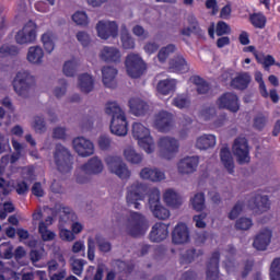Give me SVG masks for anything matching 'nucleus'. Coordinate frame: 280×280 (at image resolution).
Segmentation results:
<instances>
[{
	"label": "nucleus",
	"instance_id": "1",
	"mask_svg": "<svg viewBox=\"0 0 280 280\" xmlns=\"http://www.w3.org/2000/svg\"><path fill=\"white\" fill-rule=\"evenodd\" d=\"M149 194V206L154 218L158 220H167L171 215L170 210L161 205V190L152 188L148 190V186L139 180L133 182L127 187V205L133 209H141V200H145Z\"/></svg>",
	"mask_w": 280,
	"mask_h": 280
},
{
	"label": "nucleus",
	"instance_id": "2",
	"mask_svg": "<svg viewBox=\"0 0 280 280\" xmlns=\"http://www.w3.org/2000/svg\"><path fill=\"white\" fill-rule=\"evenodd\" d=\"M105 113L112 117L109 125L112 135H115L116 137H126V135H128V118L119 104L115 101L107 102L105 105Z\"/></svg>",
	"mask_w": 280,
	"mask_h": 280
},
{
	"label": "nucleus",
	"instance_id": "3",
	"mask_svg": "<svg viewBox=\"0 0 280 280\" xmlns=\"http://www.w3.org/2000/svg\"><path fill=\"white\" fill-rule=\"evenodd\" d=\"M131 133L133 139L138 141V145L143 149L147 154H152L156 150L154 138L150 133V129L141 122H133Z\"/></svg>",
	"mask_w": 280,
	"mask_h": 280
},
{
	"label": "nucleus",
	"instance_id": "4",
	"mask_svg": "<svg viewBox=\"0 0 280 280\" xmlns=\"http://www.w3.org/2000/svg\"><path fill=\"white\" fill-rule=\"evenodd\" d=\"M125 229L132 237H140V235H145L150 225L143 214L130 212L129 218L125 223Z\"/></svg>",
	"mask_w": 280,
	"mask_h": 280
},
{
	"label": "nucleus",
	"instance_id": "5",
	"mask_svg": "<svg viewBox=\"0 0 280 280\" xmlns=\"http://www.w3.org/2000/svg\"><path fill=\"white\" fill-rule=\"evenodd\" d=\"M159 155L161 159H166L170 161L178 154V148L180 144L174 137L164 136L158 140Z\"/></svg>",
	"mask_w": 280,
	"mask_h": 280
},
{
	"label": "nucleus",
	"instance_id": "6",
	"mask_svg": "<svg viewBox=\"0 0 280 280\" xmlns=\"http://www.w3.org/2000/svg\"><path fill=\"white\" fill-rule=\"evenodd\" d=\"M13 89L20 97H27L30 89L34 85V77L28 71L21 70L13 79Z\"/></svg>",
	"mask_w": 280,
	"mask_h": 280
},
{
	"label": "nucleus",
	"instance_id": "7",
	"mask_svg": "<svg viewBox=\"0 0 280 280\" xmlns=\"http://www.w3.org/2000/svg\"><path fill=\"white\" fill-rule=\"evenodd\" d=\"M105 163L109 172L118 176V178H121V180H128L132 175L130 168H128V165L124 163V160H121L120 156L108 155L105 158Z\"/></svg>",
	"mask_w": 280,
	"mask_h": 280
},
{
	"label": "nucleus",
	"instance_id": "8",
	"mask_svg": "<svg viewBox=\"0 0 280 280\" xmlns=\"http://www.w3.org/2000/svg\"><path fill=\"white\" fill-rule=\"evenodd\" d=\"M54 159L59 172L62 174L71 172L73 167V158L67 148L61 144H57Z\"/></svg>",
	"mask_w": 280,
	"mask_h": 280
},
{
	"label": "nucleus",
	"instance_id": "9",
	"mask_svg": "<svg viewBox=\"0 0 280 280\" xmlns=\"http://www.w3.org/2000/svg\"><path fill=\"white\" fill-rule=\"evenodd\" d=\"M232 152L241 165L250 163V149L248 148V140L246 138L240 137L235 139Z\"/></svg>",
	"mask_w": 280,
	"mask_h": 280
},
{
	"label": "nucleus",
	"instance_id": "10",
	"mask_svg": "<svg viewBox=\"0 0 280 280\" xmlns=\"http://www.w3.org/2000/svg\"><path fill=\"white\" fill-rule=\"evenodd\" d=\"M125 65L130 78H141L143 71H145V62H143L139 55H128Z\"/></svg>",
	"mask_w": 280,
	"mask_h": 280
},
{
	"label": "nucleus",
	"instance_id": "11",
	"mask_svg": "<svg viewBox=\"0 0 280 280\" xmlns=\"http://www.w3.org/2000/svg\"><path fill=\"white\" fill-rule=\"evenodd\" d=\"M96 32L100 38L108 40V38H117V34H119V26L115 21H100L96 24Z\"/></svg>",
	"mask_w": 280,
	"mask_h": 280
},
{
	"label": "nucleus",
	"instance_id": "12",
	"mask_svg": "<svg viewBox=\"0 0 280 280\" xmlns=\"http://www.w3.org/2000/svg\"><path fill=\"white\" fill-rule=\"evenodd\" d=\"M153 126L159 132H170L174 128V115L166 110H161L153 118Z\"/></svg>",
	"mask_w": 280,
	"mask_h": 280
},
{
	"label": "nucleus",
	"instance_id": "13",
	"mask_svg": "<svg viewBox=\"0 0 280 280\" xmlns=\"http://www.w3.org/2000/svg\"><path fill=\"white\" fill-rule=\"evenodd\" d=\"M19 45H30L36 40V23L30 21L15 35Z\"/></svg>",
	"mask_w": 280,
	"mask_h": 280
},
{
	"label": "nucleus",
	"instance_id": "14",
	"mask_svg": "<svg viewBox=\"0 0 280 280\" xmlns=\"http://www.w3.org/2000/svg\"><path fill=\"white\" fill-rule=\"evenodd\" d=\"M215 105L218 108H225L231 113H237L240 110V98L236 94L228 92L217 100Z\"/></svg>",
	"mask_w": 280,
	"mask_h": 280
},
{
	"label": "nucleus",
	"instance_id": "15",
	"mask_svg": "<svg viewBox=\"0 0 280 280\" xmlns=\"http://www.w3.org/2000/svg\"><path fill=\"white\" fill-rule=\"evenodd\" d=\"M74 152L79 154V156H92V154H95V145H93V142L91 140L84 138V137H78L72 142Z\"/></svg>",
	"mask_w": 280,
	"mask_h": 280
},
{
	"label": "nucleus",
	"instance_id": "16",
	"mask_svg": "<svg viewBox=\"0 0 280 280\" xmlns=\"http://www.w3.org/2000/svg\"><path fill=\"white\" fill-rule=\"evenodd\" d=\"M199 163L200 158L196 155L185 156L177 163V170L179 174H194L198 170Z\"/></svg>",
	"mask_w": 280,
	"mask_h": 280
},
{
	"label": "nucleus",
	"instance_id": "17",
	"mask_svg": "<svg viewBox=\"0 0 280 280\" xmlns=\"http://www.w3.org/2000/svg\"><path fill=\"white\" fill-rule=\"evenodd\" d=\"M139 176L142 180H149L150 183H161L165 180V172L156 167H144L140 171Z\"/></svg>",
	"mask_w": 280,
	"mask_h": 280
},
{
	"label": "nucleus",
	"instance_id": "18",
	"mask_svg": "<svg viewBox=\"0 0 280 280\" xmlns=\"http://www.w3.org/2000/svg\"><path fill=\"white\" fill-rule=\"evenodd\" d=\"M272 240V230L262 229L255 237L253 246L256 250H266Z\"/></svg>",
	"mask_w": 280,
	"mask_h": 280
},
{
	"label": "nucleus",
	"instance_id": "19",
	"mask_svg": "<svg viewBox=\"0 0 280 280\" xmlns=\"http://www.w3.org/2000/svg\"><path fill=\"white\" fill-rule=\"evenodd\" d=\"M205 121H212L213 128H220L226 124V115L215 116V107H208L201 112Z\"/></svg>",
	"mask_w": 280,
	"mask_h": 280
},
{
	"label": "nucleus",
	"instance_id": "20",
	"mask_svg": "<svg viewBox=\"0 0 280 280\" xmlns=\"http://www.w3.org/2000/svg\"><path fill=\"white\" fill-rule=\"evenodd\" d=\"M248 208L252 209L255 213H264L270 209V201L268 196L257 195L248 201Z\"/></svg>",
	"mask_w": 280,
	"mask_h": 280
},
{
	"label": "nucleus",
	"instance_id": "21",
	"mask_svg": "<svg viewBox=\"0 0 280 280\" xmlns=\"http://www.w3.org/2000/svg\"><path fill=\"white\" fill-rule=\"evenodd\" d=\"M173 244H187L189 242V228L185 223H178L172 233Z\"/></svg>",
	"mask_w": 280,
	"mask_h": 280
},
{
	"label": "nucleus",
	"instance_id": "22",
	"mask_svg": "<svg viewBox=\"0 0 280 280\" xmlns=\"http://www.w3.org/2000/svg\"><path fill=\"white\" fill-rule=\"evenodd\" d=\"M168 229L170 225L165 223H155L150 232L151 242H163V240H167V235H170Z\"/></svg>",
	"mask_w": 280,
	"mask_h": 280
},
{
	"label": "nucleus",
	"instance_id": "23",
	"mask_svg": "<svg viewBox=\"0 0 280 280\" xmlns=\"http://www.w3.org/2000/svg\"><path fill=\"white\" fill-rule=\"evenodd\" d=\"M129 108L132 115L141 117V115H145L150 110V105L139 97H132L129 100Z\"/></svg>",
	"mask_w": 280,
	"mask_h": 280
},
{
	"label": "nucleus",
	"instance_id": "24",
	"mask_svg": "<svg viewBox=\"0 0 280 280\" xmlns=\"http://www.w3.org/2000/svg\"><path fill=\"white\" fill-rule=\"evenodd\" d=\"M98 56L104 62H119L121 60V52L116 47L105 46Z\"/></svg>",
	"mask_w": 280,
	"mask_h": 280
},
{
	"label": "nucleus",
	"instance_id": "25",
	"mask_svg": "<svg viewBox=\"0 0 280 280\" xmlns=\"http://www.w3.org/2000/svg\"><path fill=\"white\" fill-rule=\"evenodd\" d=\"M82 172L85 174H102L104 172V163L100 158H91L88 163L81 166Z\"/></svg>",
	"mask_w": 280,
	"mask_h": 280
},
{
	"label": "nucleus",
	"instance_id": "26",
	"mask_svg": "<svg viewBox=\"0 0 280 280\" xmlns=\"http://www.w3.org/2000/svg\"><path fill=\"white\" fill-rule=\"evenodd\" d=\"M117 69L113 67H104L102 69L103 84L107 89H115L117 86Z\"/></svg>",
	"mask_w": 280,
	"mask_h": 280
},
{
	"label": "nucleus",
	"instance_id": "27",
	"mask_svg": "<svg viewBox=\"0 0 280 280\" xmlns=\"http://www.w3.org/2000/svg\"><path fill=\"white\" fill-rule=\"evenodd\" d=\"M163 198L165 205L171 207V209H178V207L183 205V198H180V195L174 189L165 190Z\"/></svg>",
	"mask_w": 280,
	"mask_h": 280
},
{
	"label": "nucleus",
	"instance_id": "28",
	"mask_svg": "<svg viewBox=\"0 0 280 280\" xmlns=\"http://www.w3.org/2000/svg\"><path fill=\"white\" fill-rule=\"evenodd\" d=\"M43 58H45V50L40 46H32L28 48L26 60L31 65H43Z\"/></svg>",
	"mask_w": 280,
	"mask_h": 280
},
{
	"label": "nucleus",
	"instance_id": "29",
	"mask_svg": "<svg viewBox=\"0 0 280 280\" xmlns=\"http://www.w3.org/2000/svg\"><path fill=\"white\" fill-rule=\"evenodd\" d=\"M170 71L172 73H187L189 71V63L185 57L177 56L170 62Z\"/></svg>",
	"mask_w": 280,
	"mask_h": 280
},
{
	"label": "nucleus",
	"instance_id": "30",
	"mask_svg": "<svg viewBox=\"0 0 280 280\" xmlns=\"http://www.w3.org/2000/svg\"><path fill=\"white\" fill-rule=\"evenodd\" d=\"M51 224H54V218L51 217H48L45 221L39 222L38 231L44 242H51V240L56 237V234L47 229V226H51Z\"/></svg>",
	"mask_w": 280,
	"mask_h": 280
},
{
	"label": "nucleus",
	"instance_id": "31",
	"mask_svg": "<svg viewBox=\"0 0 280 280\" xmlns=\"http://www.w3.org/2000/svg\"><path fill=\"white\" fill-rule=\"evenodd\" d=\"M220 264V254L213 253L207 269V280H218V265Z\"/></svg>",
	"mask_w": 280,
	"mask_h": 280
},
{
	"label": "nucleus",
	"instance_id": "32",
	"mask_svg": "<svg viewBox=\"0 0 280 280\" xmlns=\"http://www.w3.org/2000/svg\"><path fill=\"white\" fill-rule=\"evenodd\" d=\"M248 84H250V74H248V72H241L231 81V86L238 91L248 89Z\"/></svg>",
	"mask_w": 280,
	"mask_h": 280
},
{
	"label": "nucleus",
	"instance_id": "33",
	"mask_svg": "<svg viewBox=\"0 0 280 280\" xmlns=\"http://www.w3.org/2000/svg\"><path fill=\"white\" fill-rule=\"evenodd\" d=\"M220 156L225 170H228L229 174H233V170H235V162H233V155L231 154L229 147H223L221 149Z\"/></svg>",
	"mask_w": 280,
	"mask_h": 280
},
{
	"label": "nucleus",
	"instance_id": "34",
	"mask_svg": "<svg viewBox=\"0 0 280 280\" xmlns=\"http://www.w3.org/2000/svg\"><path fill=\"white\" fill-rule=\"evenodd\" d=\"M217 143L215 136L213 135H202L196 140V148L198 150H209V148H214Z\"/></svg>",
	"mask_w": 280,
	"mask_h": 280
},
{
	"label": "nucleus",
	"instance_id": "35",
	"mask_svg": "<svg viewBox=\"0 0 280 280\" xmlns=\"http://www.w3.org/2000/svg\"><path fill=\"white\" fill-rule=\"evenodd\" d=\"M176 79H166L158 83L159 95H170L172 91H176Z\"/></svg>",
	"mask_w": 280,
	"mask_h": 280
},
{
	"label": "nucleus",
	"instance_id": "36",
	"mask_svg": "<svg viewBox=\"0 0 280 280\" xmlns=\"http://www.w3.org/2000/svg\"><path fill=\"white\" fill-rule=\"evenodd\" d=\"M56 33L48 31L42 35V43L45 51L51 54L56 49Z\"/></svg>",
	"mask_w": 280,
	"mask_h": 280
},
{
	"label": "nucleus",
	"instance_id": "37",
	"mask_svg": "<svg viewBox=\"0 0 280 280\" xmlns=\"http://www.w3.org/2000/svg\"><path fill=\"white\" fill-rule=\"evenodd\" d=\"M124 156L128 163H132L133 165H139L143 161V154L137 152L135 147L125 148Z\"/></svg>",
	"mask_w": 280,
	"mask_h": 280
},
{
	"label": "nucleus",
	"instance_id": "38",
	"mask_svg": "<svg viewBox=\"0 0 280 280\" xmlns=\"http://www.w3.org/2000/svg\"><path fill=\"white\" fill-rule=\"evenodd\" d=\"M94 80L93 77L89 73H83L79 77V88L82 93H91L93 91Z\"/></svg>",
	"mask_w": 280,
	"mask_h": 280
},
{
	"label": "nucleus",
	"instance_id": "39",
	"mask_svg": "<svg viewBox=\"0 0 280 280\" xmlns=\"http://www.w3.org/2000/svg\"><path fill=\"white\" fill-rule=\"evenodd\" d=\"M120 36L124 49H135V39L128 33L126 25L121 26Z\"/></svg>",
	"mask_w": 280,
	"mask_h": 280
},
{
	"label": "nucleus",
	"instance_id": "40",
	"mask_svg": "<svg viewBox=\"0 0 280 280\" xmlns=\"http://www.w3.org/2000/svg\"><path fill=\"white\" fill-rule=\"evenodd\" d=\"M191 83L197 86V92L199 95H205V93H209V83L202 80L200 77H192Z\"/></svg>",
	"mask_w": 280,
	"mask_h": 280
},
{
	"label": "nucleus",
	"instance_id": "41",
	"mask_svg": "<svg viewBox=\"0 0 280 280\" xmlns=\"http://www.w3.org/2000/svg\"><path fill=\"white\" fill-rule=\"evenodd\" d=\"M75 71H78V59H72L66 61L63 65V73L68 78H73L75 75Z\"/></svg>",
	"mask_w": 280,
	"mask_h": 280
},
{
	"label": "nucleus",
	"instance_id": "42",
	"mask_svg": "<svg viewBox=\"0 0 280 280\" xmlns=\"http://www.w3.org/2000/svg\"><path fill=\"white\" fill-rule=\"evenodd\" d=\"M255 58L257 60V62H259L260 65H264L265 69H268L270 67H272V65H275V57H272L271 55H264V54H257L255 52Z\"/></svg>",
	"mask_w": 280,
	"mask_h": 280
},
{
	"label": "nucleus",
	"instance_id": "43",
	"mask_svg": "<svg viewBox=\"0 0 280 280\" xmlns=\"http://www.w3.org/2000/svg\"><path fill=\"white\" fill-rule=\"evenodd\" d=\"M250 23L254 25V27L264 30V27H266V15L261 13H255L250 16Z\"/></svg>",
	"mask_w": 280,
	"mask_h": 280
},
{
	"label": "nucleus",
	"instance_id": "44",
	"mask_svg": "<svg viewBox=\"0 0 280 280\" xmlns=\"http://www.w3.org/2000/svg\"><path fill=\"white\" fill-rule=\"evenodd\" d=\"M255 81L259 84L260 95L265 98H268V89L264 82V74L260 71H256L254 74Z\"/></svg>",
	"mask_w": 280,
	"mask_h": 280
},
{
	"label": "nucleus",
	"instance_id": "45",
	"mask_svg": "<svg viewBox=\"0 0 280 280\" xmlns=\"http://www.w3.org/2000/svg\"><path fill=\"white\" fill-rule=\"evenodd\" d=\"M190 202L195 211H202V209H205V194H196L194 198L190 199Z\"/></svg>",
	"mask_w": 280,
	"mask_h": 280
},
{
	"label": "nucleus",
	"instance_id": "46",
	"mask_svg": "<svg viewBox=\"0 0 280 280\" xmlns=\"http://www.w3.org/2000/svg\"><path fill=\"white\" fill-rule=\"evenodd\" d=\"M270 280H280V258L273 259L269 272Z\"/></svg>",
	"mask_w": 280,
	"mask_h": 280
},
{
	"label": "nucleus",
	"instance_id": "47",
	"mask_svg": "<svg viewBox=\"0 0 280 280\" xmlns=\"http://www.w3.org/2000/svg\"><path fill=\"white\" fill-rule=\"evenodd\" d=\"M189 104L190 101L186 94H179L173 100V106H176V108H187Z\"/></svg>",
	"mask_w": 280,
	"mask_h": 280
},
{
	"label": "nucleus",
	"instance_id": "48",
	"mask_svg": "<svg viewBox=\"0 0 280 280\" xmlns=\"http://www.w3.org/2000/svg\"><path fill=\"white\" fill-rule=\"evenodd\" d=\"M267 124H268V116L266 114H257L254 117V128H256V130H264Z\"/></svg>",
	"mask_w": 280,
	"mask_h": 280
},
{
	"label": "nucleus",
	"instance_id": "49",
	"mask_svg": "<svg viewBox=\"0 0 280 280\" xmlns=\"http://www.w3.org/2000/svg\"><path fill=\"white\" fill-rule=\"evenodd\" d=\"M187 23L188 27L182 30L183 36H191V33L198 28V21L194 16H189Z\"/></svg>",
	"mask_w": 280,
	"mask_h": 280
},
{
	"label": "nucleus",
	"instance_id": "50",
	"mask_svg": "<svg viewBox=\"0 0 280 280\" xmlns=\"http://www.w3.org/2000/svg\"><path fill=\"white\" fill-rule=\"evenodd\" d=\"M174 51H176V46L174 45H168L161 48L158 55L160 62H165V60H167V58L170 57V54H174Z\"/></svg>",
	"mask_w": 280,
	"mask_h": 280
},
{
	"label": "nucleus",
	"instance_id": "51",
	"mask_svg": "<svg viewBox=\"0 0 280 280\" xmlns=\"http://www.w3.org/2000/svg\"><path fill=\"white\" fill-rule=\"evenodd\" d=\"M19 48L16 46L3 45L0 48V58H8V56H16Z\"/></svg>",
	"mask_w": 280,
	"mask_h": 280
},
{
	"label": "nucleus",
	"instance_id": "52",
	"mask_svg": "<svg viewBox=\"0 0 280 280\" xmlns=\"http://www.w3.org/2000/svg\"><path fill=\"white\" fill-rule=\"evenodd\" d=\"M234 255H235V248H233V246H229L228 250H225V257L228 258V261L224 262L225 270L229 275H231L234 268L230 257H233Z\"/></svg>",
	"mask_w": 280,
	"mask_h": 280
},
{
	"label": "nucleus",
	"instance_id": "53",
	"mask_svg": "<svg viewBox=\"0 0 280 280\" xmlns=\"http://www.w3.org/2000/svg\"><path fill=\"white\" fill-rule=\"evenodd\" d=\"M72 21H74L77 25H89V16L83 11L75 12L72 15Z\"/></svg>",
	"mask_w": 280,
	"mask_h": 280
},
{
	"label": "nucleus",
	"instance_id": "54",
	"mask_svg": "<svg viewBox=\"0 0 280 280\" xmlns=\"http://www.w3.org/2000/svg\"><path fill=\"white\" fill-rule=\"evenodd\" d=\"M84 264H86L82 259H72L71 266H72V272L80 277L82 272H84Z\"/></svg>",
	"mask_w": 280,
	"mask_h": 280
},
{
	"label": "nucleus",
	"instance_id": "55",
	"mask_svg": "<svg viewBox=\"0 0 280 280\" xmlns=\"http://www.w3.org/2000/svg\"><path fill=\"white\" fill-rule=\"evenodd\" d=\"M253 226V220L248 218H241L236 221V229L240 231H248Z\"/></svg>",
	"mask_w": 280,
	"mask_h": 280
},
{
	"label": "nucleus",
	"instance_id": "56",
	"mask_svg": "<svg viewBox=\"0 0 280 280\" xmlns=\"http://www.w3.org/2000/svg\"><path fill=\"white\" fill-rule=\"evenodd\" d=\"M43 255H45V248L32 249L30 253L32 264L36 265V262L40 261Z\"/></svg>",
	"mask_w": 280,
	"mask_h": 280
},
{
	"label": "nucleus",
	"instance_id": "57",
	"mask_svg": "<svg viewBox=\"0 0 280 280\" xmlns=\"http://www.w3.org/2000/svg\"><path fill=\"white\" fill-rule=\"evenodd\" d=\"M217 36H224L226 34H231V26L226 24L225 22H219L217 24Z\"/></svg>",
	"mask_w": 280,
	"mask_h": 280
},
{
	"label": "nucleus",
	"instance_id": "58",
	"mask_svg": "<svg viewBox=\"0 0 280 280\" xmlns=\"http://www.w3.org/2000/svg\"><path fill=\"white\" fill-rule=\"evenodd\" d=\"M77 40L82 45V47H89L91 44V36L86 32H79L77 34Z\"/></svg>",
	"mask_w": 280,
	"mask_h": 280
},
{
	"label": "nucleus",
	"instance_id": "59",
	"mask_svg": "<svg viewBox=\"0 0 280 280\" xmlns=\"http://www.w3.org/2000/svg\"><path fill=\"white\" fill-rule=\"evenodd\" d=\"M61 240H65L66 242H73V240H75V234H73V232L60 228V233H59Z\"/></svg>",
	"mask_w": 280,
	"mask_h": 280
},
{
	"label": "nucleus",
	"instance_id": "60",
	"mask_svg": "<svg viewBox=\"0 0 280 280\" xmlns=\"http://www.w3.org/2000/svg\"><path fill=\"white\" fill-rule=\"evenodd\" d=\"M33 128L36 132H43L45 130V120L43 117H35L33 121Z\"/></svg>",
	"mask_w": 280,
	"mask_h": 280
},
{
	"label": "nucleus",
	"instance_id": "61",
	"mask_svg": "<svg viewBox=\"0 0 280 280\" xmlns=\"http://www.w3.org/2000/svg\"><path fill=\"white\" fill-rule=\"evenodd\" d=\"M135 36L141 38V40H145L148 38V31H145L141 25H137L132 28Z\"/></svg>",
	"mask_w": 280,
	"mask_h": 280
},
{
	"label": "nucleus",
	"instance_id": "62",
	"mask_svg": "<svg viewBox=\"0 0 280 280\" xmlns=\"http://www.w3.org/2000/svg\"><path fill=\"white\" fill-rule=\"evenodd\" d=\"M22 178H24V180H32L34 178V167L32 166L23 167Z\"/></svg>",
	"mask_w": 280,
	"mask_h": 280
},
{
	"label": "nucleus",
	"instance_id": "63",
	"mask_svg": "<svg viewBox=\"0 0 280 280\" xmlns=\"http://www.w3.org/2000/svg\"><path fill=\"white\" fill-rule=\"evenodd\" d=\"M98 147L101 150H108L110 148V139L108 136H101L98 139Z\"/></svg>",
	"mask_w": 280,
	"mask_h": 280
},
{
	"label": "nucleus",
	"instance_id": "64",
	"mask_svg": "<svg viewBox=\"0 0 280 280\" xmlns=\"http://www.w3.org/2000/svg\"><path fill=\"white\" fill-rule=\"evenodd\" d=\"M242 209H243L242 203L240 202L236 203L229 214L230 220H235V218H237V215L242 213Z\"/></svg>",
	"mask_w": 280,
	"mask_h": 280
}]
</instances>
